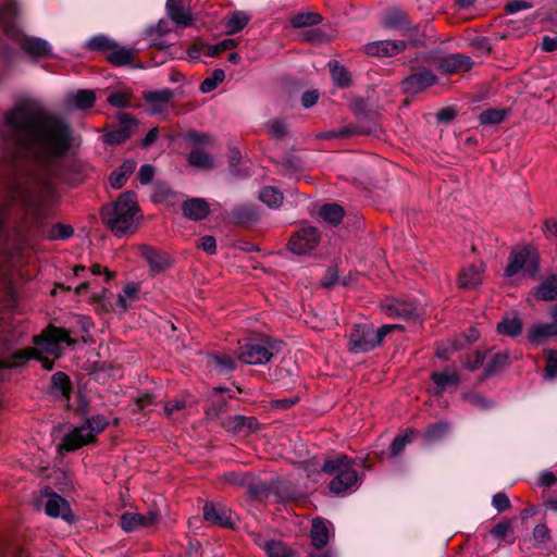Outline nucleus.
Masks as SVG:
<instances>
[{"label":"nucleus","instance_id":"obj_22","mask_svg":"<svg viewBox=\"0 0 557 557\" xmlns=\"http://www.w3.org/2000/svg\"><path fill=\"white\" fill-rule=\"evenodd\" d=\"M141 255L148 262L151 271L156 273L162 272L171 265V259L169 255L153 247H143Z\"/></svg>","mask_w":557,"mask_h":557},{"label":"nucleus","instance_id":"obj_5","mask_svg":"<svg viewBox=\"0 0 557 557\" xmlns=\"http://www.w3.org/2000/svg\"><path fill=\"white\" fill-rule=\"evenodd\" d=\"M322 470L327 474H334L329 485L334 494L345 493L358 482L357 471L354 469V460L345 455L326 460L323 463Z\"/></svg>","mask_w":557,"mask_h":557},{"label":"nucleus","instance_id":"obj_18","mask_svg":"<svg viewBox=\"0 0 557 557\" xmlns=\"http://www.w3.org/2000/svg\"><path fill=\"white\" fill-rule=\"evenodd\" d=\"M48 499L45 504V511L48 516L53 518H62L63 520L72 521V510L69 503L60 495L51 492L46 494Z\"/></svg>","mask_w":557,"mask_h":557},{"label":"nucleus","instance_id":"obj_50","mask_svg":"<svg viewBox=\"0 0 557 557\" xmlns=\"http://www.w3.org/2000/svg\"><path fill=\"white\" fill-rule=\"evenodd\" d=\"M84 424L94 433V440H96V436L109 425V421L104 416L96 414L88 418Z\"/></svg>","mask_w":557,"mask_h":557},{"label":"nucleus","instance_id":"obj_42","mask_svg":"<svg viewBox=\"0 0 557 557\" xmlns=\"http://www.w3.org/2000/svg\"><path fill=\"white\" fill-rule=\"evenodd\" d=\"M497 331L503 335L516 337L522 332V323L518 318L504 319L498 323Z\"/></svg>","mask_w":557,"mask_h":557},{"label":"nucleus","instance_id":"obj_51","mask_svg":"<svg viewBox=\"0 0 557 557\" xmlns=\"http://www.w3.org/2000/svg\"><path fill=\"white\" fill-rule=\"evenodd\" d=\"M132 95L129 91H115L108 96V102L115 108H127L131 106Z\"/></svg>","mask_w":557,"mask_h":557},{"label":"nucleus","instance_id":"obj_47","mask_svg":"<svg viewBox=\"0 0 557 557\" xmlns=\"http://www.w3.org/2000/svg\"><path fill=\"white\" fill-rule=\"evenodd\" d=\"M96 100L95 94L91 90H78L72 97L73 104L78 109H89L94 106Z\"/></svg>","mask_w":557,"mask_h":557},{"label":"nucleus","instance_id":"obj_15","mask_svg":"<svg viewBox=\"0 0 557 557\" xmlns=\"http://www.w3.org/2000/svg\"><path fill=\"white\" fill-rule=\"evenodd\" d=\"M92 442H95L94 433L83 423L64 435L60 448L66 451H74Z\"/></svg>","mask_w":557,"mask_h":557},{"label":"nucleus","instance_id":"obj_11","mask_svg":"<svg viewBox=\"0 0 557 557\" xmlns=\"http://www.w3.org/2000/svg\"><path fill=\"white\" fill-rule=\"evenodd\" d=\"M383 312L389 318L416 320L419 317L417 306L407 300L392 299L381 306Z\"/></svg>","mask_w":557,"mask_h":557},{"label":"nucleus","instance_id":"obj_12","mask_svg":"<svg viewBox=\"0 0 557 557\" xmlns=\"http://www.w3.org/2000/svg\"><path fill=\"white\" fill-rule=\"evenodd\" d=\"M203 518L206 521L219 527L234 528L232 511L221 503H206L203 506Z\"/></svg>","mask_w":557,"mask_h":557},{"label":"nucleus","instance_id":"obj_17","mask_svg":"<svg viewBox=\"0 0 557 557\" xmlns=\"http://www.w3.org/2000/svg\"><path fill=\"white\" fill-rule=\"evenodd\" d=\"M407 48L404 40H379L366 45V52L375 57H394Z\"/></svg>","mask_w":557,"mask_h":557},{"label":"nucleus","instance_id":"obj_3","mask_svg":"<svg viewBox=\"0 0 557 557\" xmlns=\"http://www.w3.org/2000/svg\"><path fill=\"white\" fill-rule=\"evenodd\" d=\"M18 5L15 0H5L0 9V27L4 34L16 41L21 49L30 58L41 59L51 55V46L45 39L26 36L15 24Z\"/></svg>","mask_w":557,"mask_h":557},{"label":"nucleus","instance_id":"obj_34","mask_svg":"<svg viewBox=\"0 0 557 557\" xmlns=\"http://www.w3.org/2000/svg\"><path fill=\"white\" fill-rule=\"evenodd\" d=\"M321 22L322 16L315 12H299L289 18V23L294 28L314 26Z\"/></svg>","mask_w":557,"mask_h":557},{"label":"nucleus","instance_id":"obj_62","mask_svg":"<svg viewBox=\"0 0 557 557\" xmlns=\"http://www.w3.org/2000/svg\"><path fill=\"white\" fill-rule=\"evenodd\" d=\"M154 176V168L151 164H144L138 171V180L141 184H149Z\"/></svg>","mask_w":557,"mask_h":557},{"label":"nucleus","instance_id":"obj_4","mask_svg":"<svg viewBox=\"0 0 557 557\" xmlns=\"http://www.w3.org/2000/svg\"><path fill=\"white\" fill-rule=\"evenodd\" d=\"M137 212L136 194L125 191L114 203L103 207L101 214L106 226L116 236H123L134 231Z\"/></svg>","mask_w":557,"mask_h":557},{"label":"nucleus","instance_id":"obj_39","mask_svg":"<svg viewBox=\"0 0 557 557\" xmlns=\"http://www.w3.org/2000/svg\"><path fill=\"white\" fill-rule=\"evenodd\" d=\"M209 364L219 369L220 372H230L236 368V360L226 354H213L209 357Z\"/></svg>","mask_w":557,"mask_h":557},{"label":"nucleus","instance_id":"obj_45","mask_svg":"<svg viewBox=\"0 0 557 557\" xmlns=\"http://www.w3.org/2000/svg\"><path fill=\"white\" fill-rule=\"evenodd\" d=\"M74 234L71 225L57 223L53 224L47 232L46 237L51 240L67 239Z\"/></svg>","mask_w":557,"mask_h":557},{"label":"nucleus","instance_id":"obj_27","mask_svg":"<svg viewBox=\"0 0 557 557\" xmlns=\"http://www.w3.org/2000/svg\"><path fill=\"white\" fill-rule=\"evenodd\" d=\"M137 51L115 44V48L111 50L107 60L114 66L133 65Z\"/></svg>","mask_w":557,"mask_h":557},{"label":"nucleus","instance_id":"obj_23","mask_svg":"<svg viewBox=\"0 0 557 557\" xmlns=\"http://www.w3.org/2000/svg\"><path fill=\"white\" fill-rule=\"evenodd\" d=\"M231 218L235 224L247 225L259 221L260 213L253 205H238L232 209Z\"/></svg>","mask_w":557,"mask_h":557},{"label":"nucleus","instance_id":"obj_58","mask_svg":"<svg viewBox=\"0 0 557 557\" xmlns=\"http://www.w3.org/2000/svg\"><path fill=\"white\" fill-rule=\"evenodd\" d=\"M533 540L536 544H543L550 540V531L546 524H537L534 528Z\"/></svg>","mask_w":557,"mask_h":557},{"label":"nucleus","instance_id":"obj_63","mask_svg":"<svg viewBox=\"0 0 557 557\" xmlns=\"http://www.w3.org/2000/svg\"><path fill=\"white\" fill-rule=\"evenodd\" d=\"M247 488H248V492L253 495V496H262V495H265L268 493V485L263 482H250V481H247Z\"/></svg>","mask_w":557,"mask_h":557},{"label":"nucleus","instance_id":"obj_49","mask_svg":"<svg viewBox=\"0 0 557 557\" xmlns=\"http://www.w3.org/2000/svg\"><path fill=\"white\" fill-rule=\"evenodd\" d=\"M189 163L193 166L212 169L214 166L212 157L201 150H194L189 154Z\"/></svg>","mask_w":557,"mask_h":557},{"label":"nucleus","instance_id":"obj_61","mask_svg":"<svg viewBox=\"0 0 557 557\" xmlns=\"http://www.w3.org/2000/svg\"><path fill=\"white\" fill-rule=\"evenodd\" d=\"M186 404L182 399H173L165 404L164 413L166 417L172 418L176 412L183 410Z\"/></svg>","mask_w":557,"mask_h":557},{"label":"nucleus","instance_id":"obj_48","mask_svg":"<svg viewBox=\"0 0 557 557\" xmlns=\"http://www.w3.org/2000/svg\"><path fill=\"white\" fill-rule=\"evenodd\" d=\"M509 364V357L507 354L497 352L493 356V358L488 361L487 366L484 369L485 375L490 376L495 372L506 368Z\"/></svg>","mask_w":557,"mask_h":557},{"label":"nucleus","instance_id":"obj_57","mask_svg":"<svg viewBox=\"0 0 557 557\" xmlns=\"http://www.w3.org/2000/svg\"><path fill=\"white\" fill-rule=\"evenodd\" d=\"M222 479L233 485V486H244L247 485L248 476L243 472H227L223 474Z\"/></svg>","mask_w":557,"mask_h":557},{"label":"nucleus","instance_id":"obj_1","mask_svg":"<svg viewBox=\"0 0 557 557\" xmlns=\"http://www.w3.org/2000/svg\"><path fill=\"white\" fill-rule=\"evenodd\" d=\"M0 255L13 257L32 233H44L54 199L52 178L74 146V132L61 116L35 101L15 106L0 124Z\"/></svg>","mask_w":557,"mask_h":557},{"label":"nucleus","instance_id":"obj_54","mask_svg":"<svg viewBox=\"0 0 557 557\" xmlns=\"http://www.w3.org/2000/svg\"><path fill=\"white\" fill-rule=\"evenodd\" d=\"M484 360L485 354L482 351H475L466 358L462 366L469 371H474L483 364Z\"/></svg>","mask_w":557,"mask_h":557},{"label":"nucleus","instance_id":"obj_37","mask_svg":"<svg viewBox=\"0 0 557 557\" xmlns=\"http://www.w3.org/2000/svg\"><path fill=\"white\" fill-rule=\"evenodd\" d=\"M52 392L57 395L65 398L70 397L71 393V381L69 376L63 372H55L51 376Z\"/></svg>","mask_w":557,"mask_h":557},{"label":"nucleus","instance_id":"obj_59","mask_svg":"<svg viewBox=\"0 0 557 557\" xmlns=\"http://www.w3.org/2000/svg\"><path fill=\"white\" fill-rule=\"evenodd\" d=\"M492 504L498 512H503L511 506L510 500L505 493H496L493 496Z\"/></svg>","mask_w":557,"mask_h":557},{"label":"nucleus","instance_id":"obj_7","mask_svg":"<svg viewBox=\"0 0 557 557\" xmlns=\"http://www.w3.org/2000/svg\"><path fill=\"white\" fill-rule=\"evenodd\" d=\"M274 344L265 337H249L239 343L237 358L246 364H264L273 357Z\"/></svg>","mask_w":557,"mask_h":557},{"label":"nucleus","instance_id":"obj_43","mask_svg":"<svg viewBox=\"0 0 557 557\" xmlns=\"http://www.w3.org/2000/svg\"><path fill=\"white\" fill-rule=\"evenodd\" d=\"M507 114L503 109H487L480 113L479 121L482 125L499 124L504 121Z\"/></svg>","mask_w":557,"mask_h":557},{"label":"nucleus","instance_id":"obj_44","mask_svg":"<svg viewBox=\"0 0 557 557\" xmlns=\"http://www.w3.org/2000/svg\"><path fill=\"white\" fill-rule=\"evenodd\" d=\"M173 98V91L170 88L151 90L144 94V99L149 104L168 103Z\"/></svg>","mask_w":557,"mask_h":557},{"label":"nucleus","instance_id":"obj_10","mask_svg":"<svg viewBox=\"0 0 557 557\" xmlns=\"http://www.w3.org/2000/svg\"><path fill=\"white\" fill-rule=\"evenodd\" d=\"M160 520L159 512L150 510L146 515L137 512H125L121 516L120 525L125 532H133L137 528H149L157 524Z\"/></svg>","mask_w":557,"mask_h":557},{"label":"nucleus","instance_id":"obj_33","mask_svg":"<svg viewBox=\"0 0 557 557\" xmlns=\"http://www.w3.org/2000/svg\"><path fill=\"white\" fill-rule=\"evenodd\" d=\"M431 380L437 388V394H441L450 385L457 387L459 385L460 376L457 372H433L431 374Z\"/></svg>","mask_w":557,"mask_h":557},{"label":"nucleus","instance_id":"obj_26","mask_svg":"<svg viewBox=\"0 0 557 557\" xmlns=\"http://www.w3.org/2000/svg\"><path fill=\"white\" fill-rule=\"evenodd\" d=\"M166 10L171 20L177 25L184 27L191 25L193 17L190 12L178 0H168Z\"/></svg>","mask_w":557,"mask_h":557},{"label":"nucleus","instance_id":"obj_52","mask_svg":"<svg viewBox=\"0 0 557 557\" xmlns=\"http://www.w3.org/2000/svg\"><path fill=\"white\" fill-rule=\"evenodd\" d=\"M546 366L544 369V376L546 379H554L557 376V351L549 349L545 352Z\"/></svg>","mask_w":557,"mask_h":557},{"label":"nucleus","instance_id":"obj_64","mask_svg":"<svg viewBox=\"0 0 557 557\" xmlns=\"http://www.w3.org/2000/svg\"><path fill=\"white\" fill-rule=\"evenodd\" d=\"M127 178V176H125L120 170L116 169L111 173L109 181L113 188L120 189L125 185Z\"/></svg>","mask_w":557,"mask_h":557},{"label":"nucleus","instance_id":"obj_56","mask_svg":"<svg viewBox=\"0 0 557 557\" xmlns=\"http://www.w3.org/2000/svg\"><path fill=\"white\" fill-rule=\"evenodd\" d=\"M268 131L275 139H281L287 134V126L283 121L273 120L268 123Z\"/></svg>","mask_w":557,"mask_h":557},{"label":"nucleus","instance_id":"obj_29","mask_svg":"<svg viewBox=\"0 0 557 557\" xmlns=\"http://www.w3.org/2000/svg\"><path fill=\"white\" fill-rule=\"evenodd\" d=\"M557 336L554 322L533 324L528 331V338L532 344H541L545 338Z\"/></svg>","mask_w":557,"mask_h":557},{"label":"nucleus","instance_id":"obj_21","mask_svg":"<svg viewBox=\"0 0 557 557\" xmlns=\"http://www.w3.org/2000/svg\"><path fill=\"white\" fill-rule=\"evenodd\" d=\"M184 216L193 221H201L210 213V206L203 198L187 199L182 205Z\"/></svg>","mask_w":557,"mask_h":557},{"label":"nucleus","instance_id":"obj_31","mask_svg":"<svg viewBox=\"0 0 557 557\" xmlns=\"http://www.w3.org/2000/svg\"><path fill=\"white\" fill-rule=\"evenodd\" d=\"M535 297L536 299L544 301H553L557 300V276L552 275L545 278L536 288H535Z\"/></svg>","mask_w":557,"mask_h":557},{"label":"nucleus","instance_id":"obj_13","mask_svg":"<svg viewBox=\"0 0 557 557\" xmlns=\"http://www.w3.org/2000/svg\"><path fill=\"white\" fill-rule=\"evenodd\" d=\"M119 120V127L103 136V140L108 145H120L126 141L137 126V121L128 113H120Z\"/></svg>","mask_w":557,"mask_h":557},{"label":"nucleus","instance_id":"obj_28","mask_svg":"<svg viewBox=\"0 0 557 557\" xmlns=\"http://www.w3.org/2000/svg\"><path fill=\"white\" fill-rule=\"evenodd\" d=\"M250 21V15L244 11H233L228 15L225 16L223 21V25L226 34L234 35L243 30L248 22Z\"/></svg>","mask_w":557,"mask_h":557},{"label":"nucleus","instance_id":"obj_55","mask_svg":"<svg viewBox=\"0 0 557 557\" xmlns=\"http://www.w3.org/2000/svg\"><path fill=\"white\" fill-rule=\"evenodd\" d=\"M512 531V523L510 520H504L495 524L490 533L498 540H504Z\"/></svg>","mask_w":557,"mask_h":557},{"label":"nucleus","instance_id":"obj_2","mask_svg":"<svg viewBox=\"0 0 557 557\" xmlns=\"http://www.w3.org/2000/svg\"><path fill=\"white\" fill-rule=\"evenodd\" d=\"M15 306L16 295L13 285L7 277H0V369L23 367L28 360L36 359L45 370H52L53 360L45 354L58 358L62 354L60 345L62 343L71 345L74 341L71 339L66 330L50 325L40 335L34 337L36 347L10 354L18 343L20 335L9 324L5 311L12 310Z\"/></svg>","mask_w":557,"mask_h":557},{"label":"nucleus","instance_id":"obj_16","mask_svg":"<svg viewBox=\"0 0 557 557\" xmlns=\"http://www.w3.org/2000/svg\"><path fill=\"white\" fill-rule=\"evenodd\" d=\"M437 83V77L430 71L423 70L406 77L401 82L403 90L406 94H419L425 88Z\"/></svg>","mask_w":557,"mask_h":557},{"label":"nucleus","instance_id":"obj_32","mask_svg":"<svg viewBox=\"0 0 557 557\" xmlns=\"http://www.w3.org/2000/svg\"><path fill=\"white\" fill-rule=\"evenodd\" d=\"M329 70L334 85L338 88L349 87L351 78L349 72L338 61L329 62Z\"/></svg>","mask_w":557,"mask_h":557},{"label":"nucleus","instance_id":"obj_24","mask_svg":"<svg viewBox=\"0 0 557 557\" xmlns=\"http://www.w3.org/2000/svg\"><path fill=\"white\" fill-rule=\"evenodd\" d=\"M256 544H258L268 555V557H293L294 552L282 541L262 540L260 535H256Z\"/></svg>","mask_w":557,"mask_h":557},{"label":"nucleus","instance_id":"obj_36","mask_svg":"<svg viewBox=\"0 0 557 557\" xmlns=\"http://www.w3.org/2000/svg\"><path fill=\"white\" fill-rule=\"evenodd\" d=\"M319 214L325 222L337 225L344 218V209L336 203H327L321 207Z\"/></svg>","mask_w":557,"mask_h":557},{"label":"nucleus","instance_id":"obj_14","mask_svg":"<svg viewBox=\"0 0 557 557\" xmlns=\"http://www.w3.org/2000/svg\"><path fill=\"white\" fill-rule=\"evenodd\" d=\"M383 26L399 30L404 35H409L417 30V26H412L408 13L399 8H389L383 18Z\"/></svg>","mask_w":557,"mask_h":557},{"label":"nucleus","instance_id":"obj_19","mask_svg":"<svg viewBox=\"0 0 557 557\" xmlns=\"http://www.w3.org/2000/svg\"><path fill=\"white\" fill-rule=\"evenodd\" d=\"M473 61L470 57L461 53L448 54L441 59L440 69L446 74H457L472 69Z\"/></svg>","mask_w":557,"mask_h":557},{"label":"nucleus","instance_id":"obj_46","mask_svg":"<svg viewBox=\"0 0 557 557\" xmlns=\"http://www.w3.org/2000/svg\"><path fill=\"white\" fill-rule=\"evenodd\" d=\"M225 78V73L221 69H216L212 72L211 76L207 77L200 84V91L203 94H208L213 91L219 84H221Z\"/></svg>","mask_w":557,"mask_h":557},{"label":"nucleus","instance_id":"obj_6","mask_svg":"<svg viewBox=\"0 0 557 557\" xmlns=\"http://www.w3.org/2000/svg\"><path fill=\"white\" fill-rule=\"evenodd\" d=\"M391 332L389 325L375 330L373 324H357L349 336V350L355 354L368 352L377 347Z\"/></svg>","mask_w":557,"mask_h":557},{"label":"nucleus","instance_id":"obj_20","mask_svg":"<svg viewBox=\"0 0 557 557\" xmlns=\"http://www.w3.org/2000/svg\"><path fill=\"white\" fill-rule=\"evenodd\" d=\"M484 264H469L463 268L458 277V286L463 289H473L483 283Z\"/></svg>","mask_w":557,"mask_h":557},{"label":"nucleus","instance_id":"obj_9","mask_svg":"<svg viewBox=\"0 0 557 557\" xmlns=\"http://www.w3.org/2000/svg\"><path fill=\"white\" fill-rule=\"evenodd\" d=\"M319 242V231L313 226H306L290 237L288 247L296 255H305L315 248Z\"/></svg>","mask_w":557,"mask_h":557},{"label":"nucleus","instance_id":"obj_30","mask_svg":"<svg viewBox=\"0 0 557 557\" xmlns=\"http://www.w3.org/2000/svg\"><path fill=\"white\" fill-rule=\"evenodd\" d=\"M312 545L317 548L326 546L330 540V532L326 523L322 519H314L310 532Z\"/></svg>","mask_w":557,"mask_h":557},{"label":"nucleus","instance_id":"obj_60","mask_svg":"<svg viewBox=\"0 0 557 557\" xmlns=\"http://www.w3.org/2000/svg\"><path fill=\"white\" fill-rule=\"evenodd\" d=\"M197 247L203 251L213 255L216 251V242L213 236H203L197 242Z\"/></svg>","mask_w":557,"mask_h":557},{"label":"nucleus","instance_id":"obj_35","mask_svg":"<svg viewBox=\"0 0 557 557\" xmlns=\"http://www.w3.org/2000/svg\"><path fill=\"white\" fill-rule=\"evenodd\" d=\"M115 41L106 35H97L90 38L86 48L90 51L103 52L108 57L112 49L115 48Z\"/></svg>","mask_w":557,"mask_h":557},{"label":"nucleus","instance_id":"obj_41","mask_svg":"<svg viewBox=\"0 0 557 557\" xmlns=\"http://www.w3.org/2000/svg\"><path fill=\"white\" fill-rule=\"evenodd\" d=\"M414 431L412 429H408L404 434L397 435L389 447L391 456L396 457L400 455L405 447L412 442Z\"/></svg>","mask_w":557,"mask_h":557},{"label":"nucleus","instance_id":"obj_38","mask_svg":"<svg viewBox=\"0 0 557 557\" xmlns=\"http://www.w3.org/2000/svg\"><path fill=\"white\" fill-rule=\"evenodd\" d=\"M253 423V418H246L244 416H233L224 419L222 422V426L230 432H240L245 426L251 429Z\"/></svg>","mask_w":557,"mask_h":557},{"label":"nucleus","instance_id":"obj_53","mask_svg":"<svg viewBox=\"0 0 557 557\" xmlns=\"http://www.w3.org/2000/svg\"><path fill=\"white\" fill-rule=\"evenodd\" d=\"M237 47V41L232 38L224 39L216 45L209 46L207 50V54L209 57H216L223 51L232 50Z\"/></svg>","mask_w":557,"mask_h":557},{"label":"nucleus","instance_id":"obj_8","mask_svg":"<svg viewBox=\"0 0 557 557\" xmlns=\"http://www.w3.org/2000/svg\"><path fill=\"white\" fill-rule=\"evenodd\" d=\"M539 271L537 257L527 247L512 250L505 269L506 276L522 273L524 276H533Z\"/></svg>","mask_w":557,"mask_h":557},{"label":"nucleus","instance_id":"obj_40","mask_svg":"<svg viewBox=\"0 0 557 557\" xmlns=\"http://www.w3.org/2000/svg\"><path fill=\"white\" fill-rule=\"evenodd\" d=\"M259 199L270 208H277L283 201V194L278 189L268 186L261 189Z\"/></svg>","mask_w":557,"mask_h":557},{"label":"nucleus","instance_id":"obj_25","mask_svg":"<svg viewBox=\"0 0 557 557\" xmlns=\"http://www.w3.org/2000/svg\"><path fill=\"white\" fill-rule=\"evenodd\" d=\"M450 431V424L447 421H438L428 425L421 434L425 444H434L443 441Z\"/></svg>","mask_w":557,"mask_h":557}]
</instances>
